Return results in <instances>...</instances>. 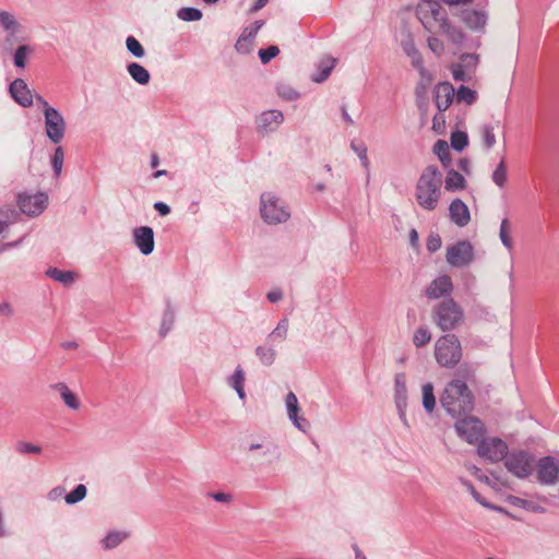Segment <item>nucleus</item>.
I'll use <instances>...</instances> for the list:
<instances>
[{
    "label": "nucleus",
    "mask_w": 559,
    "mask_h": 559,
    "mask_svg": "<svg viewBox=\"0 0 559 559\" xmlns=\"http://www.w3.org/2000/svg\"><path fill=\"white\" fill-rule=\"evenodd\" d=\"M495 129L493 126L486 124L480 130L481 144L486 150L492 148L497 143Z\"/></svg>",
    "instance_id": "29"
},
{
    "label": "nucleus",
    "mask_w": 559,
    "mask_h": 559,
    "mask_svg": "<svg viewBox=\"0 0 559 559\" xmlns=\"http://www.w3.org/2000/svg\"><path fill=\"white\" fill-rule=\"evenodd\" d=\"M129 75L139 84L146 85L150 82V72L140 63L132 62L127 67Z\"/></svg>",
    "instance_id": "25"
},
{
    "label": "nucleus",
    "mask_w": 559,
    "mask_h": 559,
    "mask_svg": "<svg viewBox=\"0 0 559 559\" xmlns=\"http://www.w3.org/2000/svg\"><path fill=\"white\" fill-rule=\"evenodd\" d=\"M423 405L428 413H431L436 406V397L433 393V385L426 383L423 385Z\"/></svg>",
    "instance_id": "30"
},
{
    "label": "nucleus",
    "mask_w": 559,
    "mask_h": 559,
    "mask_svg": "<svg viewBox=\"0 0 559 559\" xmlns=\"http://www.w3.org/2000/svg\"><path fill=\"white\" fill-rule=\"evenodd\" d=\"M229 384L236 390L238 396L243 400L246 396L243 384H245V372L241 367H237L234 374L229 379Z\"/></svg>",
    "instance_id": "27"
},
{
    "label": "nucleus",
    "mask_w": 559,
    "mask_h": 559,
    "mask_svg": "<svg viewBox=\"0 0 559 559\" xmlns=\"http://www.w3.org/2000/svg\"><path fill=\"white\" fill-rule=\"evenodd\" d=\"M427 43H428V47L430 48V50L437 55V56H441L443 55L444 52V44L441 39H439L438 37L436 36H430L428 39H427Z\"/></svg>",
    "instance_id": "50"
},
{
    "label": "nucleus",
    "mask_w": 559,
    "mask_h": 559,
    "mask_svg": "<svg viewBox=\"0 0 559 559\" xmlns=\"http://www.w3.org/2000/svg\"><path fill=\"white\" fill-rule=\"evenodd\" d=\"M278 53H280V49L277 46H270L266 49H261L259 51V57H260L262 63H267L274 57H276Z\"/></svg>",
    "instance_id": "51"
},
{
    "label": "nucleus",
    "mask_w": 559,
    "mask_h": 559,
    "mask_svg": "<svg viewBox=\"0 0 559 559\" xmlns=\"http://www.w3.org/2000/svg\"><path fill=\"white\" fill-rule=\"evenodd\" d=\"M154 207L159 212L160 215L165 216L167 214H169L170 212V207L163 203V202H157L155 203Z\"/></svg>",
    "instance_id": "58"
},
{
    "label": "nucleus",
    "mask_w": 559,
    "mask_h": 559,
    "mask_svg": "<svg viewBox=\"0 0 559 559\" xmlns=\"http://www.w3.org/2000/svg\"><path fill=\"white\" fill-rule=\"evenodd\" d=\"M455 97V91L451 83H439L435 88L436 106L440 111L447 110Z\"/></svg>",
    "instance_id": "16"
},
{
    "label": "nucleus",
    "mask_w": 559,
    "mask_h": 559,
    "mask_svg": "<svg viewBox=\"0 0 559 559\" xmlns=\"http://www.w3.org/2000/svg\"><path fill=\"white\" fill-rule=\"evenodd\" d=\"M342 117L347 124H354V120L352 119L345 107H342Z\"/></svg>",
    "instance_id": "64"
},
{
    "label": "nucleus",
    "mask_w": 559,
    "mask_h": 559,
    "mask_svg": "<svg viewBox=\"0 0 559 559\" xmlns=\"http://www.w3.org/2000/svg\"><path fill=\"white\" fill-rule=\"evenodd\" d=\"M280 95L289 100L296 99L298 97V93L293 90H289L287 92H280Z\"/></svg>",
    "instance_id": "61"
},
{
    "label": "nucleus",
    "mask_w": 559,
    "mask_h": 559,
    "mask_svg": "<svg viewBox=\"0 0 559 559\" xmlns=\"http://www.w3.org/2000/svg\"><path fill=\"white\" fill-rule=\"evenodd\" d=\"M47 274L60 282V283H63L66 285L68 284H71L73 281H74V274L72 272H69V271H61V270H58V269H50Z\"/></svg>",
    "instance_id": "39"
},
{
    "label": "nucleus",
    "mask_w": 559,
    "mask_h": 559,
    "mask_svg": "<svg viewBox=\"0 0 559 559\" xmlns=\"http://www.w3.org/2000/svg\"><path fill=\"white\" fill-rule=\"evenodd\" d=\"M178 16L183 21H199L202 17V12L194 8H183L179 11Z\"/></svg>",
    "instance_id": "46"
},
{
    "label": "nucleus",
    "mask_w": 559,
    "mask_h": 559,
    "mask_svg": "<svg viewBox=\"0 0 559 559\" xmlns=\"http://www.w3.org/2000/svg\"><path fill=\"white\" fill-rule=\"evenodd\" d=\"M263 26L262 21H255L250 27L243 29L236 47L239 48L243 41L251 40L258 34L259 29Z\"/></svg>",
    "instance_id": "37"
},
{
    "label": "nucleus",
    "mask_w": 559,
    "mask_h": 559,
    "mask_svg": "<svg viewBox=\"0 0 559 559\" xmlns=\"http://www.w3.org/2000/svg\"><path fill=\"white\" fill-rule=\"evenodd\" d=\"M51 389L59 393L61 400L69 408L73 411L80 409V397L64 382H58L51 385Z\"/></svg>",
    "instance_id": "20"
},
{
    "label": "nucleus",
    "mask_w": 559,
    "mask_h": 559,
    "mask_svg": "<svg viewBox=\"0 0 559 559\" xmlns=\"http://www.w3.org/2000/svg\"><path fill=\"white\" fill-rule=\"evenodd\" d=\"M0 24L9 33L10 36H15L21 28V25L15 20V17L7 11L0 12Z\"/></svg>",
    "instance_id": "26"
},
{
    "label": "nucleus",
    "mask_w": 559,
    "mask_h": 559,
    "mask_svg": "<svg viewBox=\"0 0 559 559\" xmlns=\"http://www.w3.org/2000/svg\"><path fill=\"white\" fill-rule=\"evenodd\" d=\"M499 237L501 242L508 250H511L513 248V241L511 238V226L508 218H504L501 222Z\"/></svg>",
    "instance_id": "33"
},
{
    "label": "nucleus",
    "mask_w": 559,
    "mask_h": 559,
    "mask_svg": "<svg viewBox=\"0 0 559 559\" xmlns=\"http://www.w3.org/2000/svg\"><path fill=\"white\" fill-rule=\"evenodd\" d=\"M457 435L468 443L478 442L485 433L483 423L476 417H467L455 424Z\"/></svg>",
    "instance_id": "12"
},
{
    "label": "nucleus",
    "mask_w": 559,
    "mask_h": 559,
    "mask_svg": "<svg viewBox=\"0 0 559 559\" xmlns=\"http://www.w3.org/2000/svg\"><path fill=\"white\" fill-rule=\"evenodd\" d=\"M449 214L451 221L460 226H466L471 221V213L468 206L460 199H455L449 206Z\"/></svg>",
    "instance_id": "18"
},
{
    "label": "nucleus",
    "mask_w": 559,
    "mask_h": 559,
    "mask_svg": "<svg viewBox=\"0 0 559 559\" xmlns=\"http://www.w3.org/2000/svg\"><path fill=\"white\" fill-rule=\"evenodd\" d=\"M464 320L463 308L452 298L440 301L432 309V321L443 332L457 329Z\"/></svg>",
    "instance_id": "4"
},
{
    "label": "nucleus",
    "mask_w": 559,
    "mask_h": 559,
    "mask_svg": "<svg viewBox=\"0 0 559 559\" xmlns=\"http://www.w3.org/2000/svg\"><path fill=\"white\" fill-rule=\"evenodd\" d=\"M395 403L400 412L406 407L407 386L405 373H397L394 379Z\"/></svg>",
    "instance_id": "22"
},
{
    "label": "nucleus",
    "mask_w": 559,
    "mask_h": 559,
    "mask_svg": "<svg viewBox=\"0 0 559 559\" xmlns=\"http://www.w3.org/2000/svg\"><path fill=\"white\" fill-rule=\"evenodd\" d=\"M416 15L429 33L443 35L454 45L463 43V32L451 24L448 12L440 2L436 0H421L416 7Z\"/></svg>",
    "instance_id": "1"
},
{
    "label": "nucleus",
    "mask_w": 559,
    "mask_h": 559,
    "mask_svg": "<svg viewBox=\"0 0 559 559\" xmlns=\"http://www.w3.org/2000/svg\"><path fill=\"white\" fill-rule=\"evenodd\" d=\"M16 451L21 454H39L41 448L25 441H20L16 444Z\"/></svg>",
    "instance_id": "48"
},
{
    "label": "nucleus",
    "mask_w": 559,
    "mask_h": 559,
    "mask_svg": "<svg viewBox=\"0 0 559 559\" xmlns=\"http://www.w3.org/2000/svg\"><path fill=\"white\" fill-rule=\"evenodd\" d=\"M48 204V195L39 192L36 194L21 193L17 197V205L22 213L28 216H38Z\"/></svg>",
    "instance_id": "11"
},
{
    "label": "nucleus",
    "mask_w": 559,
    "mask_h": 559,
    "mask_svg": "<svg viewBox=\"0 0 559 559\" xmlns=\"http://www.w3.org/2000/svg\"><path fill=\"white\" fill-rule=\"evenodd\" d=\"M443 175L438 167L429 165L420 173L415 188L414 199L416 204L424 211H436L443 194Z\"/></svg>",
    "instance_id": "2"
},
{
    "label": "nucleus",
    "mask_w": 559,
    "mask_h": 559,
    "mask_svg": "<svg viewBox=\"0 0 559 559\" xmlns=\"http://www.w3.org/2000/svg\"><path fill=\"white\" fill-rule=\"evenodd\" d=\"M0 313L4 316H11L12 314V308L9 304L4 302L0 305Z\"/></svg>",
    "instance_id": "63"
},
{
    "label": "nucleus",
    "mask_w": 559,
    "mask_h": 559,
    "mask_svg": "<svg viewBox=\"0 0 559 559\" xmlns=\"http://www.w3.org/2000/svg\"><path fill=\"white\" fill-rule=\"evenodd\" d=\"M282 292L280 289H273L271 292L267 293V299L271 301V302H277L278 300L282 299Z\"/></svg>",
    "instance_id": "57"
},
{
    "label": "nucleus",
    "mask_w": 559,
    "mask_h": 559,
    "mask_svg": "<svg viewBox=\"0 0 559 559\" xmlns=\"http://www.w3.org/2000/svg\"><path fill=\"white\" fill-rule=\"evenodd\" d=\"M453 290V283L449 275L435 278L426 288V295L430 299H439L448 296Z\"/></svg>",
    "instance_id": "14"
},
{
    "label": "nucleus",
    "mask_w": 559,
    "mask_h": 559,
    "mask_svg": "<svg viewBox=\"0 0 559 559\" xmlns=\"http://www.w3.org/2000/svg\"><path fill=\"white\" fill-rule=\"evenodd\" d=\"M447 262L457 269L466 267L474 261V247L467 240L457 241L447 248Z\"/></svg>",
    "instance_id": "8"
},
{
    "label": "nucleus",
    "mask_w": 559,
    "mask_h": 559,
    "mask_svg": "<svg viewBox=\"0 0 559 559\" xmlns=\"http://www.w3.org/2000/svg\"><path fill=\"white\" fill-rule=\"evenodd\" d=\"M20 218V214L10 207L0 209V242L10 236V227Z\"/></svg>",
    "instance_id": "19"
},
{
    "label": "nucleus",
    "mask_w": 559,
    "mask_h": 559,
    "mask_svg": "<svg viewBox=\"0 0 559 559\" xmlns=\"http://www.w3.org/2000/svg\"><path fill=\"white\" fill-rule=\"evenodd\" d=\"M63 150L62 147L58 146L55 151L53 157H52V167L57 176L60 175L62 165H63Z\"/></svg>",
    "instance_id": "53"
},
{
    "label": "nucleus",
    "mask_w": 559,
    "mask_h": 559,
    "mask_svg": "<svg viewBox=\"0 0 559 559\" xmlns=\"http://www.w3.org/2000/svg\"><path fill=\"white\" fill-rule=\"evenodd\" d=\"M440 402L449 414L461 416L473 409L474 395L464 381L454 379L445 385Z\"/></svg>",
    "instance_id": "3"
},
{
    "label": "nucleus",
    "mask_w": 559,
    "mask_h": 559,
    "mask_svg": "<svg viewBox=\"0 0 559 559\" xmlns=\"http://www.w3.org/2000/svg\"><path fill=\"white\" fill-rule=\"evenodd\" d=\"M431 340V333L427 328H419L415 331L413 343L416 347H421L428 344Z\"/></svg>",
    "instance_id": "40"
},
{
    "label": "nucleus",
    "mask_w": 559,
    "mask_h": 559,
    "mask_svg": "<svg viewBox=\"0 0 559 559\" xmlns=\"http://www.w3.org/2000/svg\"><path fill=\"white\" fill-rule=\"evenodd\" d=\"M29 51L27 46H20L14 53V64L19 68H24L26 62V57Z\"/></svg>",
    "instance_id": "52"
},
{
    "label": "nucleus",
    "mask_w": 559,
    "mask_h": 559,
    "mask_svg": "<svg viewBox=\"0 0 559 559\" xmlns=\"http://www.w3.org/2000/svg\"><path fill=\"white\" fill-rule=\"evenodd\" d=\"M506 468L518 478H526L533 471L534 456L526 451H513L507 453Z\"/></svg>",
    "instance_id": "7"
},
{
    "label": "nucleus",
    "mask_w": 559,
    "mask_h": 559,
    "mask_svg": "<svg viewBox=\"0 0 559 559\" xmlns=\"http://www.w3.org/2000/svg\"><path fill=\"white\" fill-rule=\"evenodd\" d=\"M133 236L136 247L143 254H150L154 250V233L151 227L135 228Z\"/></svg>",
    "instance_id": "17"
},
{
    "label": "nucleus",
    "mask_w": 559,
    "mask_h": 559,
    "mask_svg": "<svg viewBox=\"0 0 559 559\" xmlns=\"http://www.w3.org/2000/svg\"><path fill=\"white\" fill-rule=\"evenodd\" d=\"M10 94L22 107H29L33 104V94L22 79H15L10 85Z\"/></svg>",
    "instance_id": "15"
},
{
    "label": "nucleus",
    "mask_w": 559,
    "mask_h": 559,
    "mask_svg": "<svg viewBox=\"0 0 559 559\" xmlns=\"http://www.w3.org/2000/svg\"><path fill=\"white\" fill-rule=\"evenodd\" d=\"M294 425L301 431H307L310 427L309 421L305 417H298V414L295 418H289Z\"/></svg>",
    "instance_id": "56"
},
{
    "label": "nucleus",
    "mask_w": 559,
    "mask_h": 559,
    "mask_svg": "<svg viewBox=\"0 0 559 559\" xmlns=\"http://www.w3.org/2000/svg\"><path fill=\"white\" fill-rule=\"evenodd\" d=\"M288 332V321L282 320L277 326L273 330V332L269 335L270 341H275L276 338L285 340Z\"/></svg>",
    "instance_id": "45"
},
{
    "label": "nucleus",
    "mask_w": 559,
    "mask_h": 559,
    "mask_svg": "<svg viewBox=\"0 0 559 559\" xmlns=\"http://www.w3.org/2000/svg\"><path fill=\"white\" fill-rule=\"evenodd\" d=\"M463 350L460 340L454 334L439 337L435 344V358L444 368H454L462 359Z\"/></svg>",
    "instance_id": "5"
},
{
    "label": "nucleus",
    "mask_w": 559,
    "mask_h": 559,
    "mask_svg": "<svg viewBox=\"0 0 559 559\" xmlns=\"http://www.w3.org/2000/svg\"><path fill=\"white\" fill-rule=\"evenodd\" d=\"M126 47L128 51L135 58H143L145 55L143 46L134 36L127 37Z\"/></svg>",
    "instance_id": "38"
},
{
    "label": "nucleus",
    "mask_w": 559,
    "mask_h": 559,
    "mask_svg": "<svg viewBox=\"0 0 559 559\" xmlns=\"http://www.w3.org/2000/svg\"><path fill=\"white\" fill-rule=\"evenodd\" d=\"M287 414L289 418H295L299 412L298 400L295 393L288 392L285 399Z\"/></svg>",
    "instance_id": "44"
},
{
    "label": "nucleus",
    "mask_w": 559,
    "mask_h": 559,
    "mask_svg": "<svg viewBox=\"0 0 559 559\" xmlns=\"http://www.w3.org/2000/svg\"><path fill=\"white\" fill-rule=\"evenodd\" d=\"M477 454L489 462H499L508 453V444L500 438L487 437L478 441Z\"/></svg>",
    "instance_id": "9"
},
{
    "label": "nucleus",
    "mask_w": 559,
    "mask_h": 559,
    "mask_svg": "<svg viewBox=\"0 0 559 559\" xmlns=\"http://www.w3.org/2000/svg\"><path fill=\"white\" fill-rule=\"evenodd\" d=\"M492 181L499 187L503 188L507 182V167L504 157L501 158L500 163L497 165L492 173Z\"/></svg>",
    "instance_id": "34"
},
{
    "label": "nucleus",
    "mask_w": 559,
    "mask_h": 559,
    "mask_svg": "<svg viewBox=\"0 0 559 559\" xmlns=\"http://www.w3.org/2000/svg\"><path fill=\"white\" fill-rule=\"evenodd\" d=\"M404 51L412 58V63L415 68L423 70V59L418 52V50L415 48V45L412 39L405 41L403 44Z\"/></svg>",
    "instance_id": "32"
},
{
    "label": "nucleus",
    "mask_w": 559,
    "mask_h": 559,
    "mask_svg": "<svg viewBox=\"0 0 559 559\" xmlns=\"http://www.w3.org/2000/svg\"><path fill=\"white\" fill-rule=\"evenodd\" d=\"M538 480L544 485H555L559 478V464L551 456L542 457L536 465Z\"/></svg>",
    "instance_id": "13"
},
{
    "label": "nucleus",
    "mask_w": 559,
    "mask_h": 559,
    "mask_svg": "<svg viewBox=\"0 0 559 559\" xmlns=\"http://www.w3.org/2000/svg\"><path fill=\"white\" fill-rule=\"evenodd\" d=\"M261 216L267 224H280L288 219L290 213L284 203L271 192L261 195Z\"/></svg>",
    "instance_id": "6"
},
{
    "label": "nucleus",
    "mask_w": 559,
    "mask_h": 559,
    "mask_svg": "<svg viewBox=\"0 0 559 559\" xmlns=\"http://www.w3.org/2000/svg\"><path fill=\"white\" fill-rule=\"evenodd\" d=\"M433 152L438 155L443 166L450 162V147L443 140H438L433 146Z\"/></svg>",
    "instance_id": "36"
},
{
    "label": "nucleus",
    "mask_w": 559,
    "mask_h": 559,
    "mask_svg": "<svg viewBox=\"0 0 559 559\" xmlns=\"http://www.w3.org/2000/svg\"><path fill=\"white\" fill-rule=\"evenodd\" d=\"M442 246L441 238L438 234H432L427 239V250L429 252L438 251Z\"/></svg>",
    "instance_id": "54"
},
{
    "label": "nucleus",
    "mask_w": 559,
    "mask_h": 559,
    "mask_svg": "<svg viewBox=\"0 0 559 559\" xmlns=\"http://www.w3.org/2000/svg\"><path fill=\"white\" fill-rule=\"evenodd\" d=\"M212 497L218 502H229L230 496L224 492L213 493Z\"/></svg>",
    "instance_id": "60"
},
{
    "label": "nucleus",
    "mask_w": 559,
    "mask_h": 559,
    "mask_svg": "<svg viewBox=\"0 0 559 559\" xmlns=\"http://www.w3.org/2000/svg\"><path fill=\"white\" fill-rule=\"evenodd\" d=\"M468 143V138L465 132L456 131L451 135V145L456 151H462Z\"/></svg>",
    "instance_id": "43"
},
{
    "label": "nucleus",
    "mask_w": 559,
    "mask_h": 559,
    "mask_svg": "<svg viewBox=\"0 0 559 559\" xmlns=\"http://www.w3.org/2000/svg\"><path fill=\"white\" fill-rule=\"evenodd\" d=\"M258 357L260 358L261 362L270 366L273 364L275 359V350L273 348H267L264 346H259L255 350Z\"/></svg>",
    "instance_id": "41"
},
{
    "label": "nucleus",
    "mask_w": 559,
    "mask_h": 559,
    "mask_svg": "<svg viewBox=\"0 0 559 559\" xmlns=\"http://www.w3.org/2000/svg\"><path fill=\"white\" fill-rule=\"evenodd\" d=\"M127 537L128 534L124 532H110L102 540L103 548L106 550L112 549L120 545Z\"/></svg>",
    "instance_id": "28"
},
{
    "label": "nucleus",
    "mask_w": 559,
    "mask_h": 559,
    "mask_svg": "<svg viewBox=\"0 0 559 559\" xmlns=\"http://www.w3.org/2000/svg\"><path fill=\"white\" fill-rule=\"evenodd\" d=\"M45 127L47 136L58 144L64 136L66 121L62 115L56 108H47L44 110Z\"/></svg>",
    "instance_id": "10"
},
{
    "label": "nucleus",
    "mask_w": 559,
    "mask_h": 559,
    "mask_svg": "<svg viewBox=\"0 0 559 559\" xmlns=\"http://www.w3.org/2000/svg\"><path fill=\"white\" fill-rule=\"evenodd\" d=\"M444 188L447 191H460L466 188V179L462 174L454 169H450L443 178Z\"/></svg>",
    "instance_id": "23"
},
{
    "label": "nucleus",
    "mask_w": 559,
    "mask_h": 559,
    "mask_svg": "<svg viewBox=\"0 0 559 559\" xmlns=\"http://www.w3.org/2000/svg\"><path fill=\"white\" fill-rule=\"evenodd\" d=\"M266 3H267V0H257L251 8V12H257V11L261 10L262 8L265 7Z\"/></svg>",
    "instance_id": "62"
},
{
    "label": "nucleus",
    "mask_w": 559,
    "mask_h": 559,
    "mask_svg": "<svg viewBox=\"0 0 559 559\" xmlns=\"http://www.w3.org/2000/svg\"><path fill=\"white\" fill-rule=\"evenodd\" d=\"M459 168L463 173L469 174L471 173V162L467 158H461L459 162Z\"/></svg>",
    "instance_id": "59"
},
{
    "label": "nucleus",
    "mask_w": 559,
    "mask_h": 559,
    "mask_svg": "<svg viewBox=\"0 0 559 559\" xmlns=\"http://www.w3.org/2000/svg\"><path fill=\"white\" fill-rule=\"evenodd\" d=\"M335 59H328V60H324L320 63V69H321V74L317 78H314L313 80L316 82H322L324 80L328 79V76L330 75L332 69L334 68L335 66Z\"/></svg>",
    "instance_id": "47"
},
{
    "label": "nucleus",
    "mask_w": 559,
    "mask_h": 559,
    "mask_svg": "<svg viewBox=\"0 0 559 559\" xmlns=\"http://www.w3.org/2000/svg\"><path fill=\"white\" fill-rule=\"evenodd\" d=\"M462 21L473 29L484 28L487 17L486 15L476 10H465L462 12Z\"/></svg>",
    "instance_id": "24"
},
{
    "label": "nucleus",
    "mask_w": 559,
    "mask_h": 559,
    "mask_svg": "<svg viewBox=\"0 0 559 559\" xmlns=\"http://www.w3.org/2000/svg\"><path fill=\"white\" fill-rule=\"evenodd\" d=\"M352 148L357 153L364 167L367 168L369 165V160L367 157V147L365 145L356 146L354 143H352Z\"/></svg>",
    "instance_id": "55"
},
{
    "label": "nucleus",
    "mask_w": 559,
    "mask_h": 559,
    "mask_svg": "<svg viewBox=\"0 0 559 559\" xmlns=\"http://www.w3.org/2000/svg\"><path fill=\"white\" fill-rule=\"evenodd\" d=\"M479 62V56L476 53H463L461 56V62L460 64L463 66V68L471 73L472 75L475 73L476 68Z\"/></svg>",
    "instance_id": "35"
},
{
    "label": "nucleus",
    "mask_w": 559,
    "mask_h": 559,
    "mask_svg": "<svg viewBox=\"0 0 559 559\" xmlns=\"http://www.w3.org/2000/svg\"><path fill=\"white\" fill-rule=\"evenodd\" d=\"M284 120V116L278 110H269L263 112L258 120L259 128L265 132L274 130Z\"/></svg>",
    "instance_id": "21"
},
{
    "label": "nucleus",
    "mask_w": 559,
    "mask_h": 559,
    "mask_svg": "<svg viewBox=\"0 0 559 559\" xmlns=\"http://www.w3.org/2000/svg\"><path fill=\"white\" fill-rule=\"evenodd\" d=\"M455 97L457 103H465L467 105H472L473 103L476 102L477 94L469 87L461 85L459 90L455 92Z\"/></svg>",
    "instance_id": "31"
},
{
    "label": "nucleus",
    "mask_w": 559,
    "mask_h": 559,
    "mask_svg": "<svg viewBox=\"0 0 559 559\" xmlns=\"http://www.w3.org/2000/svg\"><path fill=\"white\" fill-rule=\"evenodd\" d=\"M451 72L455 81H468L472 79V74L468 73L460 63L453 64L451 67Z\"/></svg>",
    "instance_id": "49"
},
{
    "label": "nucleus",
    "mask_w": 559,
    "mask_h": 559,
    "mask_svg": "<svg viewBox=\"0 0 559 559\" xmlns=\"http://www.w3.org/2000/svg\"><path fill=\"white\" fill-rule=\"evenodd\" d=\"M86 487L84 485H78L74 490H72L69 495L66 496V502L69 504H74L81 500H83L86 496Z\"/></svg>",
    "instance_id": "42"
}]
</instances>
